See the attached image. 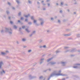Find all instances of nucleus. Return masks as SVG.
Returning a JSON list of instances; mask_svg holds the SVG:
<instances>
[{
  "mask_svg": "<svg viewBox=\"0 0 80 80\" xmlns=\"http://www.w3.org/2000/svg\"><path fill=\"white\" fill-rule=\"evenodd\" d=\"M26 31H27L28 32H29V31H28V29H26Z\"/></svg>",
  "mask_w": 80,
  "mask_h": 80,
  "instance_id": "nucleus-1",
  "label": "nucleus"
},
{
  "mask_svg": "<svg viewBox=\"0 0 80 80\" xmlns=\"http://www.w3.org/2000/svg\"><path fill=\"white\" fill-rule=\"evenodd\" d=\"M26 40L25 39H22V41H23V42H25V41Z\"/></svg>",
  "mask_w": 80,
  "mask_h": 80,
  "instance_id": "nucleus-2",
  "label": "nucleus"
},
{
  "mask_svg": "<svg viewBox=\"0 0 80 80\" xmlns=\"http://www.w3.org/2000/svg\"><path fill=\"white\" fill-rule=\"evenodd\" d=\"M1 54H2V55H5V53L4 52H2Z\"/></svg>",
  "mask_w": 80,
  "mask_h": 80,
  "instance_id": "nucleus-3",
  "label": "nucleus"
},
{
  "mask_svg": "<svg viewBox=\"0 0 80 80\" xmlns=\"http://www.w3.org/2000/svg\"><path fill=\"white\" fill-rule=\"evenodd\" d=\"M50 60H52V58L49 59L48 60V62H49V61H50Z\"/></svg>",
  "mask_w": 80,
  "mask_h": 80,
  "instance_id": "nucleus-4",
  "label": "nucleus"
},
{
  "mask_svg": "<svg viewBox=\"0 0 80 80\" xmlns=\"http://www.w3.org/2000/svg\"><path fill=\"white\" fill-rule=\"evenodd\" d=\"M37 22V21L35 20H34V23H36V22Z\"/></svg>",
  "mask_w": 80,
  "mask_h": 80,
  "instance_id": "nucleus-5",
  "label": "nucleus"
},
{
  "mask_svg": "<svg viewBox=\"0 0 80 80\" xmlns=\"http://www.w3.org/2000/svg\"><path fill=\"white\" fill-rule=\"evenodd\" d=\"M2 63H3L2 62H0V65H2Z\"/></svg>",
  "mask_w": 80,
  "mask_h": 80,
  "instance_id": "nucleus-6",
  "label": "nucleus"
},
{
  "mask_svg": "<svg viewBox=\"0 0 80 80\" xmlns=\"http://www.w3.org/2000/svg\"><path fill=\"white\" fill-rule=\"evenodd\" d=\"M14 28H17V27H16V26H14Z\"/></svg>",
  "mask_w": 80,
  "mask_h": 80,
  "instance_id": "nucleus-7",
  "label": "nucleus"
},
{
  "mask_svg": "<svg viewBox=\"0 0 80 80\" xmlns=\"http://www.w3.org/2000/svg\"><path fill=\"white\" fill-rule=\"evenodd\" d=\"M57 75H62V74H57Z\"/></svg>",
  "mask_w": 80,
  "mask_h": 80,
  "instance_id": "nucleus-8",
  "label": "nucleus"
},
{
  "mask_svg": "<svg viewBox=\"0 0 80 80\" xmlns=\"http://www.w3.org/2000/svg\"><path fill=\"white\" fill-rule=\"evenodd\" d=\"M25 28V26H22V28Z\"/></svg>",
  "mask_w": 80,
  "mask_h": 80,
  "instance_id": "nucleus-9",
  "label": "nucleus"
},
{
  "mask_svg": "<svg viewBox=\"0 0 80 80\" xmlns=\"http://www.w3.org/2000/svg\"><path fill=\"white\" fill-rule=\"evenodd\" d=\"M28 16H29V15L28 16V15H26L25 16V17H28Z\"/></svg>",
  "mask_w": 80,
  "mask_h": 80,
  "instance_id": "nucleus-10",
  "label": "nucleus"
},
{
  "mask_svg": "<svg viewBox=\"0 0 80 80\" xmlns=\"http://www.w3.org/2000/svg\"><path fill=\"white\" fill-rule=\"evenodd\" d=\"M31 18V19H33V17H32Z\"/></svg>",
  "mask_w": 80,
  "mask_h": 80,
  "instance_id": "nucleus-11",
  "label": "nucleus"
},
{
  "mask_svg": "<svg viewBox=\"0 0 80 80\" xmlns=\"http://www.w3.org/2000/svg\"><path fill=\"white\" fill-rule=\"evenodd\" d=\"M16 2H17V3H19V1H18V0H17L16 1Z\"/></svg>",
  "mask_w": 80,
  "mask_h": 80,
  "instance_id": "nucleus-12",
  "label": "nucleus"
},
{
  "mask_svg": "<svg viewBox=\"0 0 80 80\" xmlns=\"http://www.w3.org/2000/svg\"><path fill=\"white\" fill-rule=\"evenodd\" d=\"M10 23H11V24H12V23H13V22H12V21H11Z\"/></svg>",
  "mask_w": 80,
  "mask_h": 80,
  "instance_id": "nucleus-13",
  "label": "nucleus"
},
{
  "mask_svg": "<svg viewBox=\"0 0 80 80\" xmlns=\"http://www.w3.org/2000/svg\"><path fill=\"white\" fill-rule=\"evenodd\" d=\"M18 15H21V13H19Z\"/></svg>",
  "mask_w": 80,
  "mask_h": 80,
  "instance_id": "nucleus-14",
  "label": "nucleus"
},
{
  "mask_svg": "<svg viewBox=\"0 0 80 80\" xmlns=\"http://www.w3.org/2000/svg\"><path fill=\"white\" fill-rule=\"evenodd\" d=\"M43 47H44V48H45V47H46V46H44Z\"/></svg>",
  "mask_w": 80,
  "mask_h": 80,
  "instance_id": "nucleus-15",
  "label": "nucleus"
},
{
  "mask_svg": "<svg viewBox=\"0 0 80 80\" xmlns=\"http://www.w3.org/2000/svg\"><path fill=\"white\" fill-rule=\"evenodd\" d=\"M31 50H29L28 51V52H31Z\"/></svg>",
  "mask_w": 80,
  "mask_h": 80,
  "instance_id": "nucleus-16",
  "label": "nucleus"
},
{
  "mask_svg": "<svg viewBox=\"0 0 80 80\" xmlns=\"http://www.w3.org/2000/svg\"><path fill=\"white\" fill-rule=\"evenodd\" d=\"M23 18H21V20H22V19H23Z\"/></svg>",
  "mask_w": 80,
  "mask_h": 80,
  "instance_id": "nucleus-17",
  "label": "nucleus"
},
{
  "mask_svg": "<svg viewBox=\"0 0 80 80\" xmlns=\"http://www.w3.org/2000/svg\"><path fill=\"white\" fill-rule=\"evenodd\" d=\"M3 73H5V71H3Z\"/></svg>",
  "mask_w": 80,
  "mask_h": 80,
  "instance_id": "nucleus-18",
  "label": "nucleus"
},
{
  "mask_svg": "<svg viewBox=\"0 0 80 80\" xmlns=\"http://www.w3.org/2000/svg\"><path fill=\"white\" fill-rule=\"evenodd\" d=\"M61 5H63V2H61Z\"/></svg>",
  "mask_w": 80,
  "mask_h": 80,
  "instance_id": "nucleus-19",
  "label": "nucleus"
},
{
  "mask_svg": "<svg viewBox=\"0 0 80 80\" xmlns=\"http://www.w3.org/2000/svg\"><path fill=\"white\" fill-rule=\"evenodd\" d=\"M27 20H28L27 19H26L25 20V21H27Z\"/></svg>",
  "mask_w": 80,
  "mask_h": 80,
  "instance_id": "nucleus-20",
  "label": "nucleus"
},
{
  "mask_svg": "<svg viewBox=\"0 0 80 80\" xmlns=\"http://www.w3.org/2000/svg\"><path fill=\"white\" fill-rule=\"evenodd\" d=\"M20 22V20L18 21V22Z\"/></svg>",
  "mask_w": 80,
  "mask_h": 80,
  "instance_id": "nucleus-21",
  "label": "nucleus"
},
{
  "mask_svg": "<svg viewBox=\"0 0 80 80\" xmlns=\"http://www.w3.org/2000/svg\"><path fill=\"white\" fill-rule=\"evenodd\" d=\"M43 22H42V23H41V25H42V24H43Z\"/></svg>",
  "mask_w": 80,
  "mask_h": 80,
  "instance_id": "nucleus-22",
  "label": "nucleus"
},
{
  "mask_svg": "<svg viewBox=\"0 0 80 80\" xmlns=\"http://www.w3.org/2000/svg\"><path fill=\"white\" fill-rule=\"evenodd\" d=\"M8 4H9V5H10V3L8 2Z\"/></svg>",
  "mask_w": 80,
  "mask_h": 80,
  "instance_id": "nucleus-23",
  "label": "nucleus"
},
{
  "mask_svg": "<svg viewBox=\"0 0 80 80\" xmlns=\"http://www.w3.org/2000/svg\"><path fill=\"white\" fill-rule=\"evenodd\" d=\"M40 78H42V77H40Z\"/></svg>",
  "mask_w": 80,
  "mask_h": 80,
  "instance_id": "nucleus-24",
  "label": "nucleus"
},
{
  "mask_svg": "<svg viewBox=\"0 0 80 80\" xmlns=\"http://www.w3.org/2000/svg\"><path fill=\"white\" fill-rule=\"evenodd\" d=\"M56 4H57V5H58V3H57Z\"/></svg>",
  "mask_w": 80,
  "mask_h": 80,
  "instance_id": "nucleus-25",
  "label": "nucleus"
},
{
  "mask_svg": "<svg viewBox=\"0 0 80 80\" xmlns=\"http://www.w3.org/2000/svg\"><path fill=\"white\" fill-rule=\"evenodd\" d=\"M9 19H10V17H9Z\"/></svg>",
  "mask_w": 80,
  "mask_h": 80,
  "instance_id": "nucleus-26",
  "label": "nucleus"
},
{
  "mask_svg": "<svg viewBox=\"0 0 80 80\" xmlns=\"http://www.w3.org/2000/svg\"><path fill=\"white\" fill-rule=\"evenodd\" d=\"M62 63H65V62H62Z\"/></svg>",
  "mask_w": 80,
  "mask_h": 80,
  "instance_id": "nucleus-27",
  "label": "nucleus"
},
{
  "mask_svg": "<svg viewBox=\"0 0 80 80\" xmlns=\"http://www.w3.org/2000/svg\"><path fill=\"white\" fill-rule=\"evenodd\" d=\"M51 20H53V18H51Z\"/></svg>",
  "mask_w": 80,
  "mask_h": 80,
  "instance_id": "nucleus-28",
  "label": "nucleus"
},
{
  "mask_svg": "<svg viewBox=\"0 0 80 80\" xmlns=\"http://www.w3.org/2000/svg\"><path fill=\"white\" fill-rule=\"evenodd\" d=\"M43 2V1H42V2Z\"/></svg>",
  "mask_w": 80,
  "mask_h": 80,
  "instance_id": "nucleus-29",
  "label": "nucleus"
},
{
  "mask_svg": "<svg viewBox=\"0 0 80 80\" xmlns=\"http://www.w3.org/2000/svg\"><path fill=\"white\" fill-rule=\"evenodd\" d=\"M6 52H8V51H6Z\"/></svg>",
  "mask_w": 80,
  "mask_h": 80,
  "instance_id": "nucleus-30",
  "label": "nucleus"
},
{
  "mask_svg": "<svg viewBox=\"0 0 80 80\" xmlns=\"http://www.w3.org/2000/svg\"><path fill=\"white\" fill-rule=\"evenodd\" d=\"M0 68H1V66H0Z\"/></svg>",
  "mask_w": 80,
  "mask_h": 80,
  "instance_id": "nucleus-31",
  "label": "nucleus"
},
{
  "mask_svg": "<svg viewBox=\"0 0 80 80\" xmlns=\"http://www.w3.org/2000/svg\"><path fill=\"white\" fill-rule=\"evenodd\" d=\"M76 67H74V68H76Z\"/></svg>",
  "mask_w": 80,
  "mask_h": 80,
  "instance_id": "nucleus-32",
  "label": "nucleus"
},
{
  "mask_svg": "<svg viewBox=\"0 0 80 80\" xmlns=\"http://www.w3.org/2000/svg\"><path fill=\"white\" fill-rule=\"evenodd\" d=\"M20 29H21V28H20Z\"/></svg>",
  "mask_w": 80,
  "mask_h": 80,
  "instance_id": "nucleus-33",
  "label": "nucleus"
},
{
  "mask_svg": "<svg viewBox=\"0 0 80 80\" xmlns=\"http://www.w3.org/2000/svg\"><path fill=\"white\" fill-rule=\"evenodd\" d=\"M62 12V11H60V12Z\"/></svg>",
  "mask_w": 80,
  "mask_h": 80,
  "instance_id": "nucleus-34",
  "label": "nucleus"
}]
</instances>
